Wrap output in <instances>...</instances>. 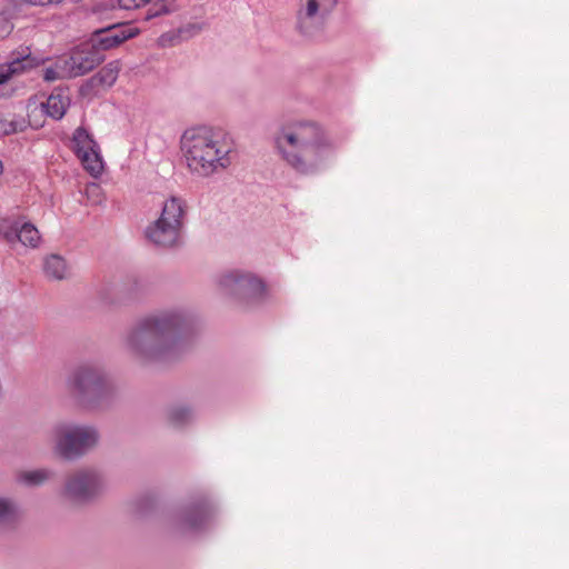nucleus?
Wrapping results in <instances>:
<instances>
[{"label":"nucleus","instance_id":"1","mask_svg":"<svg viewBox=\"0 0 569 569\" xmlns=\"http://www.w3.org/2000/svg\"><path fill=\"white\" fill-rule=\"evenodd\" d=\"M273 143L280 158L305 174L320 169L335 151L325 129L311 120H293L281 126Z\"/></svg>","mask_w":569,"mask_h":569},{"label":"nucleus","instance_id":"2","mask_svg":"<svg viewBox=\"0 0 569 569\" xmlns=\"http://www.w3.org/2000/svg\"><path fill=\"white\" fill-rule=\"evenodd\" d=\"M186 323L181 311H168L140 320L128 333L126 348L141 362L166 361L181 349L180 333Z\"/></svg>","mask_w":569,"mask_h":569},{"label":"nucleus","instance_id":"3","mask_svg":"<svg viewBox=\"0 0 569 569\" xmlns=\"http://www.w3.org/2000/svg\"><path fill=\"white\" fill-rule=\"evenodd\" d=\"M180 151L191 174L210 178L232 164L236 143L224 130L201 126L182 133Z\"/></svg>","mask_w":569,"mask_h":569},{"label":"nucleus","instance_id":"4","mask_svg":"<svg viewBox=\"0 0 569 569\" xmlns=\"http://www.w3.org/2000/svg\"><path fill=\"white\" fill-rule=\"evenodd\" d=\"M100 435L91 425L59 421L47 433V443L52 456L62 461H76L93 450Z\"/></svg>","mask_w":569,"mask_h":569},{"label":"nucleus","instance_id":"5","mask_svg":"<svg viewBox=\"0 0 569 569\" xmlns=\"http://www.w3.org/2000/svg\"><path fill=\"white\" fill-rule=\"evenodd\" d=\"M70 396L81 406L93 408L112 393V386L104 371L94 365L74 368L66 380Z\"/></svg>","mask_w":569,"mask_h":569},{"label":"nucleus","instance_id":"6","mask_svg":"<svg viewBox=\"0 0 569 569\" xmlns=\"http://www.w3.org/2000/svg\"><path fill=\"white\" fill-rule=\"evenodd\" d=\"M296 28L305 36L323 30L338 0H296Z\"/></svg>","mask_w":569,"mask_h":569},{"label":"nucleus","instance_id":"7","mask_svg":"<svg viewBox=\"0 0 569 569\" xmlns=\"http://www.w3.org/2000/svg\"><path fill=\"white\" fill-rule=\"evenodd\" d=\"M106 476L96 469L76 472L64 483L63 495L74 502H87L100 497L108 489Z\"/></svg>","mask_w":569,"mask_h":569},{"label":"nucleus","instance_id":"8","mask_svg":"<svg viewBox=\"0 0 569 569\" xmlns=\"http://www.w3.org/2000/svg\"><path fill=\"white\" fill-rule=\"evenodd\" d=\"M219 287L223 293L237 297L246 302H256L264 298L267 288L253 274L242 271H230L219 279Z\"/></svg>","mask_w":569,"mask_h":569},{"label":"nucleus","instance_id":"9","mask_svg":"<svg viewBox=\"0 0 569 569\" xmlns=\"http://www.w3.org/2000/svg\"><path fill=\"white\" fill-rule=\"evenodd\" d=\"M72 150L84 170L92 177L97 178L103 173L104 162L100 147L93 136L83 127L77 128L73 132Z\"/></svg>","mask_w":569,"mask_h":569},{"label":"nucleus","instance_id":"10","mask_svg":"<svg viewBox=\"0 0 569 569\" xmlns=\"http://www.w3.org/2000/svg\"><path fill=\"white\" fill-rule=\"evenodd\" d=\"M0 236L9 244L19 242L30 249H36L41 243V234L36 226L20 216L0 218Z\"/></svg>","mask_w":569,"mask_h":569},{"label":"nucleus","instance_id":"11","mask_svg":"<svg viewBox=\"0 0 569 569\" xmlns=\"http://www.w3.org/2000/svg\"><path fill=\"white\" fill-rule=\"evenodd\" d=\"M70 76L72 78L83 76L100 64L102 57L97 49L92 47L79 48L64 57Z\"/></svg>","mask_w":569,"mask_h":569},{"label":"nucleus","instance_id":"12","mask_svg":"<svg viewBox=\"0 0 569 569\" xmlns=\"http://www.w3.org/2000/svg\"><path fill=\"white\" fill-rule=\"evenodd\" d=\"M139 29L129 24L116 26L99 30L94 36L93 48L97 50H109L118 47L123 41L134 38L139 34Z\"/></svg>","mask_w":569,"mask_h":569},{"label":"nucleus","instance_id":"13","mask_svg":"<svg viewBox=\"0 0 569 569\" xmlns=\"http://www.w3.org/2000/svg\"><path fill=\"white\" fill-rule=\"evenodd\" d=\"M182 229L159 220L152 221L144 230L146 238L157 247L172 248L180 243Z\"/></svg>","mask_w":569,"mask_h":569},{"label":"nucleus","instance_id":"14","mask_svg":"<svg viewBox=\"0 0 569 569\" xmlns=\"http://www.w3.org/2000/svg\"><path fill=\"white\" fill-rule=\"evenodd\" d=\"M118 6L122 10H138L149 7L146 16L147 20L170 14L179 9L178 0H118Z\"/></svg>","mask_w":569,"mask_h":569},{"label":"nucleus","instance_id":"15","mask_svg":"<svg viewBox=\"0 0 569 569\" xmlns=\"http://www.w3.org/2000/svg\"><path fill=\"white\" fill-rule=\"evenodd\" d=\"M186 213V201L180 197L172 196L162 202L157 220L182 229Z\"/></svg>","mask_w":569,"mask_h":569},{"label":"nucleus","instance_id":"16","mask_svg":"<svg viewBox=\"0 0 569 569\" xmlns=\"http://www.w3.org/2000/svg\"><path fill=\"white\" fill-rule=\"evenodd\" d=\"M121 63L119 60L111 61L92 76L83 87L84 89H107L112 87L119 76Z\"/></svg>","mask_w":569,"mask_h":569},{"label":"nucleus","instance_id":"17","mask_svg":"<svg viewBox=\"0 0 569 569\" xmlns=\"http://www.w3.org/2000/svg\"><path fill=\"white\" fill-rule=\"evenodd\" d=\"M69 106V100L66 96L60 93H52L50 94L44 102H41L39 104H31L29 103L28 108L31 113H36L37 111H40L41 113H44L52 119H61L63 114L67 111V108Z\"/></svg>","mask_w":569,"mask_h":569},{"label":"nucleus","instance_id":"18","mask_svg":"<svg viewBox=\"0 0 569 569\" xmlns=\"http://www.w3.org/2000/svg\"><path fill=\"white\" fill-rule=\"evenodd\" d=\"M33 67V59L29 53L13 58L10 62L0 64V84L7 82L14 74L23 72L26 69Z\"/></svg>","mask_w":569,"mask_h":569},{"label":"nucleus","instance_id":"19","mask_svg":"<svg viewBox=\"0 0 569 569\" xmlns=\"http://www.w3.org/2000/svg\"><path fill=\"white\" fill-rule=\"evenodd\" d=\"M53 472L47 468L23 470L17 473V482L27 487H38L51 479Z\"/></svg>","mask_w":569,"mask_h":569},{"label":"nucleus","instance_id":"20","mask_svg":"<svg viewBox=\"0 0 569 569\" xmlns=\"http://www.w3.org/2000/svg\"><path fill=\"white\" fill-rule=\"evenodd\" d=\"M43 271L48 278L54 280H62L69 276L66 260L58 254H51L44 259Z\"/></svg>","mask_w":569,"mask_h":569},{"label":"nucleus","instance_id":"21","mask_svg":"<svg viewBox=\"0 0 569 569\" xmlns=\"http://www.w3.org/2000/svg\"><path fill=\"white\" fill-rule=\"evenodd\" d=\"M27 127L22 117L14 113H0V136L12 134L22 131Z\"/></svg>","mask_w":569,"mask_h":569},{"label":"nucleus","instance_id":"22","mask_svg":"<svg viewBox=\"0 0 569 569\" xmlns=\"http://www.w3.org/2000/svg\"><path fill=\"white\" fill-rule=\"evenodd\" d=\"M70 71L64 57L57 59L51 66L43 70V79L46 81H56L60 79H70Z\"/></svg>","mask_w":569,"mask_h":569},{"label":"nucleus","instance_id":"23","mask_svg":"<svg viewBox=\"0 0 569 569\" xmlns=\"http://www.w3.org/2000/svg\"><path fill=\"white\" fill-rule=\"evenodd\" d=\"M18 513L17 505L7 498H0V522L13 518Z\"/></svg>","mask_w":569,"mask_h":569},{"label":"nucleus","instance_id":"24","mask_svg":"<svg viewBox=\"0 0 569 569\" xmlns=\"http://www.w3.org/2000/svg\"><path fill=\"white\" fill-rule=\"evenodd\" d=\"M191 418V412L186 407H177L170 410L169 419L174 425H181Z\"/></svg>","mask_w":569,"mask_h":569},{"label":"nucleus","instance_id":"25","mask_svg":"<svg viewBox=\"0 0 569 569\" xmlns=\"http://www.w3.org/2000/svg\"><path fill=\"white\" fill-rule=\"evenodd\" d=\"M101 187L96 183V182H92V183H89L87 187H86V194L88 198H94L96 202H99L100 201V196H101Z\"/></svg>","mask_w":569,"mask_h":569},{"label":"nucleus","instance_id":"26","mask_svg":"<svg viewBox=\"0 0 569 569\" xmlns=\"http://www.w3.org/2000/svg\"><path fill=\"white\" fill-rule=\"evenodd\" d=\"M24 2H28L33 6H46L51 3H60L63 0H23Z\"/></svg>","mask_w":569,"mask_h":569},{"label":"nucleus","instance_id":"27","mask_svg":"<svg viewBox=\"0 0 569 569\" xmlns=\"http://www.w3.org/2000/svg\"><path fill=\"white\" fill-rule=\"evenodd\" d=\"M174 38H176V36H174V34H172V33H164V34H162V36L159 38L158 42H159V44H160V46L166 47V46H168V44H169V43H170Z\"/></svg>","mask_w":569,"mask_h":569},{"label":"nucleus","instance_id":"28","mask_svg":"<svg viewBox=\"0 0 569 569\" xmlns=\"http://www.w3.org/2000/svg\"><path fill=\"white\" fill-rule=\"evenodd\" d=\"M2 172H3V163H2V161L0 160V176L2 174Z\"/></svg>","mask_w":569,"mask_h":569}]
</instances>
